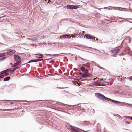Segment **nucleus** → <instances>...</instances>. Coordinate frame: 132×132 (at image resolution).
<instances>
[{"mask_svg":"<svg viewBox=\"0 0 132 132\" xmlns=\"http://www.w3.org/2000/svg\"><path fill=\"white\" fill-rule=\"evenodd\" d=\"M87 65L85 64L78 65L77 66L78 69H79V70H81L84 72V71H88L90 68V67L89 63H87Z\"/></svg>","mask_w":132,"mask_h":132,"instance_id":"1","label":"nucleus"},{"mask_svg":"<svg viewBox=\"0 0 132 132\" xmlns=\"http://www.w3.org/2000/svg\"><path fill=\"white\" fill-rule=\"evenodd\" d=\"M95 96L98 99L102 100L109 101V98H107L104 95L100 93H95Z\"/></svg>","mask_w":132,"mask_h":132,"instance_id":"2","label":"nucleus"},{"mask_svg":"<svg viewBox=\"0 0 132 132\" xmlns=\"http://www.w3.org/2000/svg\"><path fill=\"white\" fill-rule=\"evenodd\" d=\"M116 47L118 48V49L117 50L115 49L110 51L113 54L112 55L113 56H115L116 55L118 52L120 51V49L122 48L121 46L119 47Z\"/></svg>","mask_w":132,"mask_h":132,"instance_id":"3","label":"nucleus"},{"mask_svg":"<svg viewBox=\"0 0 132 132\" xmlns=\"http://www.w3.org/2000/svg\"><path fill=\"white\" fill-rule=\"evenodd\" d=\"M85 36L87 39H92L95 40V37L94 36H93L90 34H87L85 35Z\"/></svg>","mask_w":132,"mask_h":132,"instance_id":"4","label":"nucleus"},{"mask_svg":"<svg viewBox=\"0 0 132 132\" xmlns=\"http://www.w3.org/2000/svg\"><path fill=\"white\" fill-rule=\"evenodd\" d=\"M14 60L15 62H21V59L18 55H14Z\"/></svg>","mask_w":132,"mask_h":132,"instance_id":"5","label":"nucleus"},{"mask_svg":"<svg viewBox=\"0 0 132 132\" xmlns=\"http://www.w3.org/2000/svg\"><path fill=\"white\" fill-rule=\"evenodd\" d=\"M114 9L117 10H118L119 11H122L123 10L128 11V10H129V9H128L127 8H122L121 7H114Z\"/></svg>","mask_w":132,"mask_h":132,"instance_id":"6","label":"nucleus"},{"mask_svg":"<svg viewBox=\"0 0 132 132\" xmlns=\"http://www.w3.org/2000/svg\"><path fill=\"white\" fill-rule=\"evenodd\" d=\"M27 39V40H31V41H34L35 42H36L38 40V38H37V37L30 38H28Z\"/></svg>","mask_w":132,"mask_h":132,"instance_id":"7","label":"nucleus"},{"mask_svg":"<svg viewBox=\"0 0 132 132\" xmlns=\"http://www.w3.org/2000/svg\"><path fill=\"white\" fill-rule=\"evenodd\" d=\"M78 128H75L73 126H70V130L72 132H79L77 130Z\"/></svg>","mask_w":132,"mask_h":132,"instance_id":"8","label":"nucleus"},{"mask_svg":"<svg viewBox=\"0 0 132 132\" xmlns=\"http://www.w3.org/2000/svg\"><path fill=\"white\" fill-rule=\"evenodd\" d=\"M16 62L14 63L13 65L12 66V67L14 68L16 67L19 66L20 65V64L21 62Z\"/></svg>","mask_w":132,"mask_h":132,"instance_id":"9","label":"nucleus"},{"mask_svg":"<svg viewBox=\"0 0 132 132\" xmlns=\"http://www.w3.org/2000/svg\"><path fill=\"white\" fill-rule=\"evenodd\" d=\"M61 37L64 38L69 39L71 38V37L70 36H70L69 34H65L62 35L61 36Z\"/></svg>","mask_w":132,"mask_h":132,"instance_id":"10","label":"nucleus"},{"mask_svg":"<svg viewBox=\"0 0 132 132\" xmlns=\"http://www.w3.org/2000/svg\"><path fill=\"white\" fill-rule=\"evenodd\" d=\"M35 55H36V57L37 58L42 59V58L44 57L43 55L40 53L36 54Z\"/></svg>","mask_w":132,"mask_h":132,"instance_id":"11","label":"nucleus"},{"mask_svg":"<svg viewBox=\"0 0 132 132\" xmlns=\"http://www.w3.org/2000/svg\"><path fill=\"white\" fill-rule=\"evenodd\" d=\"M80 75H81V77H82L83 78H85L89 77V76L88 75H87L81 72L80 73Z\"/></svg>","mask_w":132,"mask_h":132,"instance_id":"12","label":"nucleus"},{"mask_svg":"<svg viewBox=\"0 0 132 132\" xmlns=\"http://www.w3.org/2000/svg\"><path fill=\"white\" fill-rule=\"evenodd\" d=\"M55 102L56 103V104H57L61 106H62V105L63 106H72V105H67V104H64L62 103H61V102H57L56 101V102Z\"/></svg>","mask_w":132,"mask_h":132,"instance_id":"13","label":"nucleus"},{"mask_svg":"<svg viewBox=\"0 0 132 132\" xmlns=\"http://www.w3.org/2000/svg\"><path fill=\"white\" fill-rule=\"evenodd\" d=\"M110 100L112 102H113L115 104H120L121 103V102L119 101H117L115 100H112L111 99H110L109 98V101Z\"/></svg>","mask_w":132,"mask_h":132,"instance_id":"14","label":"nucleus"},{"mask_svg":"<svg viewBox=\"0 0 132 132\" xmlns=\"http://www.w3.org/2000/svg\"><path fill=\"white\" fill-rule=\"evenodd\" d=\"M16 52V51L15 50L13 49H10L9 50H8V52H11L12 54H14Z\"/></svg>","mask_w":132,"mask_h":132,"instance_id":"15","label":"nucleus"},{"mask_svg":"<svg viewBox=\"0 0 132 132\" xmlns=\"http://www.w3.org/2000/svg\"><path fill=\"white\" fill-rule=\"evenodd\" d=\"M90 123V122L88 121H85L83 122L81 124L83 125L84 126H87L89 125Z\"/></svg>","mask_w":132,"mask_h":132,"instance_id":"16","label":"nucleus"},{"mask_svg":"<svg viewBox=\"0 0 132 132\" xmlns=\"http://www.w3.org/2000/svg\"><path fill=\"white\" fill-rule=\"evenodd\" d=\"M11 78L10 76H7L4 78L3 81H7L10 80Z\"/></svg>","mask_w":132,"mask_h":132,"instance_id":"17","label":"nucleus"},{"mask_svg":"<svg viewBox=\"0 0 132 132\" xmlns=\"http://www.w3.org/2000/svg\"><path fill=\"white\" fill-rule=\"evenodd\" d=\"M114 7L110 6L108 7H105L104 8L105 9H107L110 10L112 9H114Z\"/></svg>","mask_w":132,"mask_h":132,"instance_id":"18","label":"nucleus"},{"mask_svg":"<svg viewBox=\"0 0 132 132\" xmlns=\"http://www.w3.org/2000/svg\"><path fill=\"white\" fill-rule=\"evenodd\" d=\"M98 84L101 85V86H106V84L103 82H99V83H98Z\"/></svg>","mask_w":132,"mask_h":132,"instance_id":"19","label":"nucleus"},{"mask_svg":"<svg viewBox=\"0 0 132 132\" xmlns=\"http://www.w3.org/2000/svg\"><path fill=\"white\" fill-rule=\"evenodd\" d=\"M15 109H2V110L3 111H11L12 110H14Z\"/></svg>","mask_w":132,"mask_h":132,"instance_id":"20","label":"nucleus"},{"mask_svg":"<svg viewBox=\"0 0 132 132\" xmlns=\"http://www.w3.org/2000/svg\"><path fill=\"white\" fill-rule=\"evenodd\" d=\"M67 9H72V5H67L66 6Z\"/></svg>","mask_w":132,"mask_h":132,"instance_id":"21","label":"nucleus"},{"mask_svg":"<svg viewBox=\"0 0 132 132\" xmlns=\"http://www.w3.org/2000/svg\"><path fill=\"white\" fill-rule=\"evenodd\" d=\"M124 105L128 107H132V104H128L126 103H124Z\"/></svg>","mask_w":132,"mask_h":132,"instance_id":"22","label":"nucleus"},{"mask_svg":"<svg viewBox=\"0 0 132 132\" xmlns=\"http://www.w3.org/2000/svg\"><path fill=\"white\" fill-rule=\"evenodd\" d=\"M18 69V68H14L13 69H11L10 71V73H13L16 70Z\"/></svg>","mask_w":132,"mask_h":132,"instance_id":"23","label":"nucleus"},{"mask_svg":"<svg viewBox=\"0 0 132 132\" xmlns=\"http://www.w3.org/2000/svg\"><path fill=\"white\" fill-rule=\"evenodd\" d=\"M93 85L95 86H101V85L98 84V82H94L92 83Z\"/></svg>","mask_w":132,"mask_h":132,"instance_id":"24","label":"nucleus"},{"mask_svg":"<svg viewBox=\"0 0 132 132\" xmlns=\"http://www.w3.org/2000/svg\"><path fill=\"white\" fill-rule=\"evenodd\" d=\"M35 61L36 62H38L41 61L43 60V59H40V58H37V59H35Z\"/></svg>","mask_w":132,"mask_h":132,"instance_id":"25","label":"nucleus"},{"mask_svg":"<svg viewBox=\"0 0 132 132\" xmlns=\"http://www.w3.org/2000/svg\"><path fill=\"white\" fill-rule=\"evenodd\" d=\"M78 6L77 5H72V9H75L78 8Z\"/></svg>","mask_w":132,"mask_h":132,"instance_id":"26","label":"nucleus"},{"mask_svg":"<svg viewBox=\"0 0 132 132\" xmlns=\"http://www.w3.org/2000/svg\"><path fill=\"white\" fill-rule=\"evenodd\" d=\"M6 55L5 53H1L0 54V57H2L3 56H5Z\"/></svg>","mask_w":132,"mask_h":132,"instance_id":"27","label":"nucleus"},{"mask_svg":"<svg viewBox=\"0 0 132 132\" xmlns=\"http://www.w3.org/2000/svg\"><path fill=\"white\" fill-rule=\"evenodd\" d=\"M37 36L38 37V39H44V36Z\"/></svg>","mask_w":132,"mask_h":132,"instance_id":"28","label":"nucleus"},{"mask_svg":"<svg viewBox=\"0 0 132 132\" xmlns=\"http://www.w3.org/2000/svg\"><path fill=\"white\" fill-rule=\"evenodd\" d=\"M36 62V61H35V59H33L31 60L30 61H29L28 63H32V62Z\"/></svg>","mask_w":132,"mask_h":132,"instance_id":"29","label":"nucleus"},{"mask_svg":"<svg viewBox=\"0 0 132 132\" xmlns=\"http://www.w3.org/2000/svg\"><path fill=\"white\" fill-rule=\"evenodd\" d=\"M6 57H4L1 58H0V62H1V61L4 60L6 59Z\"/></svg>","mask_w":132,"mask_h":132,"instance_id":"30","label":"nucleus"},{"mask_svg":"<svg viewBox=\"0 0 132 132\" xmlns=\"http://www.w3.org/2000/svg\"><path fill=\"white\" fill-rule=\"evenodd\" d=\"M17 101L18 102H27V101H23V100H13V102L14 101Z\"/></svg>","mask_w":132,"mask_h":132,"instance_id":"31","label":"nucleus"},{"mask_svg":"<svg viewBox=\"0 0 132 132\" xmlns=\"http://www.w3.org/2000/svg\"><path fill=\"white\" fill-rule=\"evenodd\" d=\"M11 69V68L5 70H4L5 73L7 72L10 71Z\"/></svg>","mask_w":132,"mask_h":132,"instance_id":"32","label":"nucleus"},{"mask_svg":"<svg viewBox=\"0 0 132 132\" xmlns=\"http://www.w3.org/2000/svg\"><path fill=\"white\" fill-rule=\"evenodd\" d=\"M10 85L11 86L14 87H16V85L15 84H10Z\"/></svg>","mask_w":132,"mask_h":132,"instance_id":"33","label":"nucleus"},{"mask_svg":"<svg viewBox=\"0 0 132 132\" xmlns=\"http://www.w3.org/2000/svg\"><path fill=\"white\" fill-rule=\"evenodd\" d=\"M63 54V53H60L59 54H54L51 55V56H54L56 55H58L59 54Z\"/></svg>","mask_w":132,"mask_h":132,"instance_id":"34","label":"nucleus"},{"mask_svg":"<svg viewBox=\"0 0 132 132\" xmlns=\"http://www.w3.org/2000/svg\"><path fill=\"white\" fill-rule=\"evenodd\" d=\"M5 73V72L4 71V70H3L2 71L0 72V75L4 74Z\"/></svg>","mask_w":132,"mask_h":132,"instance_id":"35","label":"nucleus"},{"mask_svg":"<svg viewBox=\"0 0 132 132\" xmlns=\"http://www.w3.org/2000/svg\"><path fill=\"white\" fill-rule=\"evenodd\" d=\"M46 101H47L48 102L49 101H51V102H54V101H51L50 100H44L43 101L44 102H45Z\"/></svg>","mask_w":132,"mask_h":132,"instance_id":"36","label":"nucleus"},{"mask_svg":"<svg viewBox=\"0 0 132 132\" xmlns=\"http://www.w3.org/2000/svg\"><path fill=\"white\" fill-rule=\"evenodd\" d=\"M81 103H79L78 104H76V105H75V106H78L79 107H80L81 106Z\"/></svg>","mask_w":132,"mask_h":132,"instance_id":"37","label":"nucleus"},{"mask_svg":"<svg viewBox=\"0 0 132 132\" xmlns=\"http://www.w3.org/2000/svg\"><path fill=\"white\" fill-rule=\"evenodd\" d=\"M126 50H128V51H129V50H130V49H129V47H128L127 48H126L125 49V51H126Z\"/></svg>","mask_w":132,"mask_h":132,"instance_id":"38","label":"nucleus"},{"mask_svg":"<svg viewBox=\"0 0 132 132\" xmlns=\"http://www.w3.org/2000/svg\"><path fill=\"white\" fill-rule=\"evenodd\" d=\"M109 80L110 82H111L113 80V79L112 78H110L109 79Z\"/></svg>","mask_w":132,"mask_h":132,"instance_id":"39","label":"nucleus"},{"mask_svg":"<svg viewBox=\"0 0 132 132\" xmlns=\"http://www.w3.org/2000/svg\"><path fill=\"white\" fill-rule=\"evenodd\" d=\"M4 76V75H1L0 76V79L3 78Z\"/></svg>","mask_w":132,"mask_h":132,"instance_id":"40","label":"nucleus"},{"mask_svg":"<svg viewBox=\"0 0 132 132\" xmlns=\"http://www.w3.org/2000/svg\"><path fill=\"white\" fill-rule=\"evenodd\" d=\"M7 55H11L12 54L11 52H8V51L7 52Z\"/></svg>","mask_w":132,"mask_h":132,"instance_id":"41","label":"nucleus"},{"mask_svg":"<svg viewBox=\"0 0 132 132\" xmlns=\"http://www.w3.org/2000/svg\"><path fill=\"white\" fill-rule=\"evenodd\" d=\"M9 74V73L7 72H6L5 73L4 75V76H6L8 75Z\"/></svg>","mask_w":132,"mask_h":132,"instance_id":"42","label":"nucleus"},{"mask_svg":"<svg viewBox=\"0 0 132 132\" xmlns=\"http://www.w3.org/2000/svg\"><path fill=\"white\" fill-rule=\"evenodd\" d=\"M125 122L127 124H130V122L129 121H125Z\"/></svg>","mask_w":132,"mask_h":132,"instance_id":"43","label":"nucleus"},{"mask_svg":"<svg viewBox=\"0 0 132 132\" xmlns=\"http://www.w3.org/2000/svg\"><path fill=\"white\" fill-rule=\"evenodd\" d=\"M81 76H79L78 77V78H79L80 79H82L83 78L82 77H81V75H80Z\"/></svg>","mask_w":132,"mask_h":132,"instance_id":"44","label":"nucleus"},{"mask_svg":"<svg viewBox=\"0 0 132 132\" xmlns=\"http://www.w3.org/2000/svg\"><path fill=\"white\" fill-rule=\"evenodd\" d=\"M125 21H124L123 20H122L119 21H118V22L120 23H121L122 22H125Z\"/></svg>","mask_w":132,"mask_h":132,"instance_id":"45","label":"nucleus"},{"mask_svg":"<svg viewBox=\"0 0 132 132\" xmlns=\"http://www.w3.org/2000/svg\"><path fill=\"white\" fill-rule=\"evenodd\" d=\"M87 75L89 76V77H91L92 76V75L89 73H88Z\"/></svg>","mask_w":132,"mask_h":132,"instance_id":"46","label":"nucleus"},{"mask_svg":"<svg viewBox=\"0 0 132 132\" xmlns=\"http://www.w3.org/2000/svg\"><path fill=\"white\" fill-rule=\"evenodd\" d=\"M118 18H119V19H125V18H122V17H118Z\"/></svg>","mask_w":132,"mask_h":132,"instance_id":"47","label":"nucleus"},{"mask_svg":"<svg viewBox=\"0 0 132 132\" xmlns=\"http://www.w3.org/2000/svg\"><path fill=\"white\" fill-rule=\"evenodd\" d=\"M6 16H7V15H5L4 16H1V17H0V18H3L4 17H5Z\"/></svg>","mask_w":132,"mask_h":132,"instance_id":"48","label":"nucleus"},{"mask_svg":"<svg viewBox=\"0 0 132 132\" xmlns=\"http://www.w3.org/2000/svg\"><path fill=\"white\" fill-rule=\"evenodd\" d=\"M9 101V100H2L1 101Z\"/></svg>","mask_w":132,"mask_h":132,"instance_id":"49","label":"nucleus"},{"mask_svg":"<svg viewBox=\"0 0 132 132\" xmlns=\"http://www.w3.org/2000/svg\"><path fill=\"white\" fill-rule=\"evenodd\" d=\"M104 19L105 20H106L107 21H108V22H109L110 21L109 20H108V19Z\"/></svg>","mask_w":132,"mask_h":132,"instance_id":"50","label":"nucleus"},{"mask_svg":"<svg viewBox=\"0 0 132 132\" xmlns=\"http://www.w3.org/2000/svg\"><path fill=\"white\" fill-rule=\"evenodd\" d=\"M98 67L100 69H104V68L103 67H102L100 66L99 65V66Z\"/></svg>","mask_w":132,"mask_h":132,"instance_id":"51","label":"nucleus"},{"mask_svg":"<svg viewBox=\"0 0 132 132\" xmlns=\"http://www.w3.org/2000/svg\"><path fill=\"white\" fill-rule=\"evenodd\" d=\"M81 59L82 60H86V61H87L85 59H83L82 58H81Z\"/></svg>","mask_w":132,"mask_h":132,"instance_id":"52","label":"nucleus"},{"mask_svg":"<svg viewBox=\"0 0 132 132\" xmlns=\"http://www.w3.org/2000/svg\"><path fill=\"white\" fill-rule=\"evenodd\" d=\"M42 101V100H38V101H36V102H39V101Z\"/></svg>","mask_w":132,"mask_h":132,"instance_id":"53","label":"nucleus"},{"mask_svg":"<svg viewBox=\"0 0 132 132\" xmlns=\"http://www.w3.org/2000/svg\"><path fill=\"white\" fill-rule=\"evenodd\" d=\"M100 81H103V79H100Z\"/></svg>","mask_w":132,"mask_h":132,"instance_id":"54","label":"nucleus"},{"mask_svg":"<svg viewBox=\"0 0 132 132\" xmlns=\"http://www.w3.org/2000/svg\"><path fill=\"white\" fill-rule=\"evenodd\" d=\"M129 79L132 80V76L130 77Z\"/></svg>","mask_w":132,"mask_h":132,"instance_id":"55","label":"nucleus"},{"mask_svg":"<svg viewBox=\"0 0 132 132\" xmlns=\"http://www.w3.org/2000/svg\"><path fill=\"white\" fill-rule=\"evenodd\" d=\"M131 41V39L130 38L129 39V43H130V42Z\"/></svg>","mask_w":132,"mask_h":132,"instance_id":"56","label":"nucleus"},{"mask_svg":"<svg viewBox=\"0 0 132 132\" xmlns=\"http://www.w3.org/2000/svg\"><path fill=\"white\" fill-rule=\"evenodd\" d=\"M47 0H44L43 1V2H47Z\"/></svg>","mask_w":132,"mask_h":132,"instance_id":"57","label":"nucleus"},{"mask_svg":"<svg viewBox=\"0 0 132 132\" xmlns=\"http://www.w3.org/2000/svg\"><path fill=\"white\" fill-rule=\"evenodd\" d=\"M125 19V21H127L128 22H129V21L128 20H127V19Z\"/></svg>","mask_w":132,"mask_h":132,"instance_id":"58","label":"nucleus"},{"mask_svg":"<svg viewBox=\"0 0 132 132\" xmlns=\"http://www.w3.org/2000/svg\"><path fill=\"white\" fill-rule=\"evenodd\" d=\"M107 18H110V19H112V18H113L112 17V18H110L109 16H107Z\"/></svg>","mask_w":132,"mask_h":132,"instance_id":"59","label":"nucleus"},{"mask_svg":"<svg viewBox=\"0 0 132 132\" xmlns=\"http://www.w3.org/2000/svg\"><path fill=\"white\" fill-rule=\"evenodd\" d=\"M129 8H130V12H132V9H130V6H129Z\"/></svg>","mask_w":132,"mask_h":132,"instance_id":"60","label":"nucleus"},{"mask_svg":"<svg viewBox=\"0 0 132 132\" xmlns=\"http://www.w3.org/2000/svg\"><path fill=\"white\" fill-rule=\"evenodd\" d=\"M48 103H50V104H51V105H53V104H52V103L49 102Z\"/></svg>","mask_w":132,"mask_h":132,"instance_id":"61","label":"nucleus"},{"mask_svg":"<svg viewBox=\"0 0 132 132\" xmlns=\"http://www.w3.org/2000/svg\"><path fill=\"white\" fill-rule=\"evenodd\" d=\"M128 19L132 20V18H128Z\"/></svg>","mask_w":132,"mask_h":132,"instance_id":"62","label":"nucleus"},{"mask_svg":"<svg viewBox=\"0 0 132 132\" xmlns=\"http://www.w3.org/2000/svg\"><path fill=\"white\" fill-rule=\"evenodd\" d=\"M69 54L71 55V56H73V54H71V53H69Z\"/></svg>","mask_w":132,"mask_h":132,"instance_id":"63","label":"nucleus"},{"mask_svg":"<svg viewBox=\"0 0 132 132\" xmlns=\"http://www.w3.org/2000/svg\"><path fill=\"white\" fill-rule=\"evenodd\" d=\"M48 3H50V2H51V1H49L48 0Z\"/></svg>","mask_w":132,"mask_h":132,"instance_id":"64","label":"nucleus"}]
</instances>
